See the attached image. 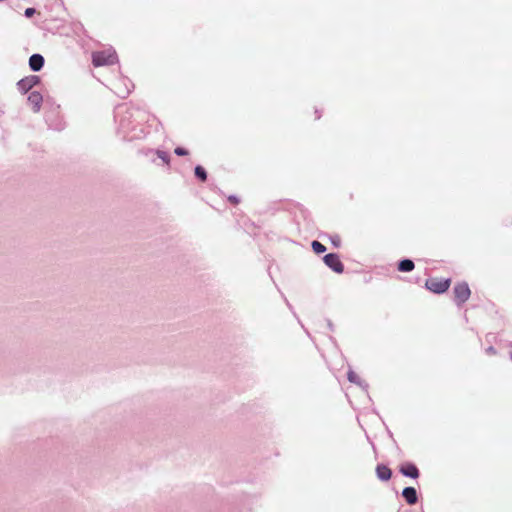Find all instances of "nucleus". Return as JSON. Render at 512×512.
Wrapping results in <instances>:
<instances>
[{"label":"nucleus","instance_id":"obj_5","mask_svg":"<svg viewBox=\"0 0 512 512\" xmlns=\"http://www.w3.org/2000/svg\"><path fill=\"white\" fill-rule=\"evenodd\" d=\"M39 77L36 75H30L18 81V90L22 93L28 92L31 88L39 83Z\"/></svg>","mask_w":512,"mask_h":512},{"label":"nucleus","instance_id":"obj_7","mask_svg":"<svg viewBox=\"0 0 512 512\" xmlns=\"http://www.w3.org/2000/svg\"><path fill=\"white\" fill-rule=\"evenodd\" d=\"M44 65V58L40 54H33L29 59V66L33 71H39Z\"/></svg>","mask_w":512,"mask_h":512},{"label":"nucleus","instance_id":"obj_18","mask_svg":"<svg viewBox=\"0 0 512 512\" xmlns=\"http://www.w3.org/2000/svg\"><path fill=\"white\" fill-rule=\"evenodd\" d=\"M228 200L234 204H237L238 203V199L236 196H229L228 197Z\"/></svg>","mask_w":512,"mask_h":512},{"label":"nucleus","instance_id":"obj_9","mask_svg":"<svg viewBox=\"0 0 512 512\" xmlns=\"http://www.w3.org/2000/svg\"><path fill=\"white\" fill-rule=\"evenodd\" d=\"M400 472L403 475H405L407 477H411V478H417L419 476L417 467L414 464H410V463L401 466Z\"/></svg>","mask_w":512,"mask_h":512},{"label":"nucleus","instance_id":"obj_21","mask_svg":"<svg viewBox=\"0 0 512 512\" xmlns=\"http://www.w3.org/2000/svg\"><path fill=\"white\" fill-rule=\"evenodd\" d=\"M510 356H511V359H512V351L510 352Z\"/></svg>","mask_w":512,"mask_h":512},{"label":"nucleus","instance_id":"obj_14","mask_svg":"<svg viewBox=\"0 0 512 512\" xmlns=\"http://www.w3.org/2000/svg\"><path fill=\"white\" fill-rule=\"evenodd\" d=\"M195 175L200 178L202 181H205L206 178H207V174H206V171L203 167L201 166H196L195 168Z\"/></svg>","mask_w":512,"mask_h":512},{"label":"nucleus","instance_id":"obj_8","mask_svg":"<svg viewBox=\"0 0 512 512\" xmlns=\"http://www.w3.org/2000/svg\"><path fill=\"white\" fill-rule=\"evenodd\" d=\"M402 496L405 498L406 502L410 505H413L417 502V492L413 487H406L402 491Z\"/></svg>","mask_w":512,"mask_h":512},{"label":"nucleus","instance_id":"obj_13","mask_svg":"<svg viewBox=\"0 0 512 512\" xmlns=\"http://www.w3.org/2000/svg\"><path fill=\"white\" fill-rule=\"evenodd\" d=\"M312 249L316 254H321L326 251V247L318 241L312 242Z\"/></svg>","mask_w":512,"mask_h":512},{"label":"nucleus","instance_id":"obj_19","mask_svg":"<svg viewBox=\"0 0 512 512\" xmlns=\"http://www.w3.org/2000/svg\"><path fill=\"white\" fill-rule=\"evenodd\" d=\"M332 242H333V244H334L335 246H338V245H339V242H340L339 237H336L335 239H333V240H332Z\"/></svg>","mask_w":512,"mask_h":512},{"label":"nucleus","instance_id":"obj_1","mask_svg":"<svg viewBox=\"0 0 512 512\" xmlns=\"http://www.w3.org/2000/svg\"><path fill=\"white\" fill-rule=\"evenodd\" d=\"M116 60H117L116 53L112 49L95 52L92 55V62H93V65L96 67L112 65L116 62Z\"/></svg>","mask_w":512,"mask_h":512},{"label":"nucleus","instance_id":"obj_20","mask_svg":"<svg viewBox=\"0 0 512 512\" xmlns=\"http://www.w3.org/2000/svg\"><path fill=\"white\" fill-rule=\"evenodd\" d=\"M488 351H489L490 353H492V354H495V353H496V351H495V349H494L493 347H490V348L488 349Z\"/></svg>","mask_w":512,"mask_h":512},{"label":"nucleus","instance_id":"obj_11","mask_svg":"<svg viewBox=\"0 0 512 512\" xmlns=\"http://www.w3.org/2000/svg\"><path fill=\"white\" fill-rule=\"evenodd\" d=\"M347 376H348V380L351 383H354V384L362 387L363 389H366L367 384L353 370H349Z\"/></svg>","mask_w":512,"mask_h":512},{"label":"nucleus","instance_id":"obj_15","mask_svg":"<svg viewBox=\"0 0 512 512\" xmlns=\"http://www.w3.org/2000/svg\"><path fill=\"white\" fill-rule=\"evenodd\" d=\"M157 156L165 163H169V156L166 152L158 150Z\"/></svg>","mask_w":512,"mask_h":512},{"label":"nucleus","instance_id":"obj_12","mask_svg":"<svg viewBox=\"0 0 512 512\" xmlns=\"http://www.w3.org/2000/svg\"><path fill=\"white\" fill-rule=\"evenodd\" d=\"M398 269L401 272H409L414 269V262L410 259H404L400 261L398 265Z\"/></svg>","mask_w":512,"mask_h":512},{"label":"nucleus","instance_id":"obj_6","mask_svg":"<svg viewBox=\"0 0 512 512\" xmlns=\"http://www.w3.org/2000/svg\"><path fill=\"white\" fill-rule=\"evenodd\" d=\"M42 101V95L37 91L31 92L28 96V102L32 106L34 112H38L40 110Z\"/></svg>","mask_w":512,"mask_h":512},{"label":"nucleus","instance_id":"obj_2","mask_svg":"<svg viewBox=\"0 0 512 512\" xmlns=\"http://www.w3.org/2000/svg\"><path fill=\"white\" fill-rule=\"evenodd\" d=\"M470 295L471 291L467 283H459L454 287V300L457 304L466 302Z\"/></svg>","mask_w":512,"mask_h":512},{"label":"nucleus","instance_id":"obj_16","mask_svg":"<svg viewBox=\"0 0 512 512\" xmlns=\"http://www.w3.org/2000/svg\"><path fill=\"white\" fill-rule=\"evenodd\" d=\"M175 154L178 155V156H185L188 154V151L182 147H177L175 150H174Z\"/></svg>","mask_w":512,"mask_h":512},{"label":"nucleus","instance_id":"obj_3","mask_svg":"<svg viewBox=\"0 0 512 512\" xmlns=\"http://www.w3.org/2000/svg\"><path fill=\"white\" fill-rule=\"evenodd\" d=\"M425 286L431 292L437 294L444 293L448 289V280H439L437 278L428 279Z\"/></svg>","mask_w":512,"mask_h":512},{"label":"nucleus","instance_id":"obj_10","mask_svg":"<svg viewBox=\"0 0 512 512\" xmlns=\"http://www.w3.org/2000/svg\"><path fill=\"white\" fill-rule=\"evenodd\" d=\"M377 477L382 481H388L391 478V470L385 465H378L376 467Z\"/></svg>","mask_w":512,"mask_h":512},{"label":"nucleus","instance_id":"obj_17","mask_svg":"<svg viewBox=\"0 0 512 512\" xmlns=\"http://www.w3.org/2000/svg\"><path fill=\"white\" fill-rule=\"evenodd\" d=\"M34 13H35V9L34 8H27L25 10V16L26 17H31V16L34 15Z\"/></svg>","mask_w":512,"mask_h":512},{"label":"nucleus","instance_id":"obj_4","mask_svg":"<svg viewBox=\"0 0 512 512\" xmlns=\"http://www.w3.org/2000/svg\"><path fill=\"white\" fill-rule=\"evenodd\" d=\"M324 262L325 264L331 268L336 273H342L343 272V264L341 263L339 257L337 254H327L324 256Z\"/></svg>","mask_w":512,"mask_h":512}]
</instances>
